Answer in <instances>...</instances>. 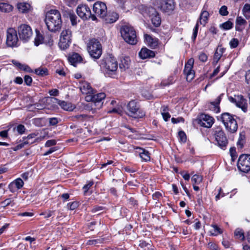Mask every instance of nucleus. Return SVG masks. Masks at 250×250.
<instances>
[{
	"label": "nucleus",
	"instance_id": "nucleus-60",
	"mask_svg": "<svg viewBox=\"0 0 250 250\" xmlns=\"http://www.w3.org/2000/svg\"><path fill=\"white\" fill-rule=\"evenodd\" d=\"M208 248L210 250H218L217 245L216 244H215L214 243H212V242H209L208 244Z\"/></svg>",
	"mask_w": 250,
	"mask_h": 250
},
{
	"label": "nucleus",
	"instance_id": "nucleus-5",
	"mask_svg": "<svg viewBox=\"0 0 250 250\" xmlns=\"http://www.w3.org/2000/svg\"><path fill=\"white\" fill-rule=\"evenodd\" d=\"M127 114L134 118H141L145 116V112L140 108L139 104L135 100L130 101L126 106Z\"/></svg>",
	"mask_w": 250,
	"mask_h": 250
},
{
	"label": "nucleus",
	"instance_id": "nucleus-38",
	"mask_svg": "<svg viewBox=\"0 0 250 250\" xmlns=\"http://www.w3.org/2000/svg\"><path fill=\"white\" fill-rule=\"evenodd\" d=\"M191 181L194 184H198L202 182V177L197 174L194 175L191 178Z\"/></svg>",
	"mask_w": 250,
	"mask_h": 250
},
{
	"label": "nucleus",
	"instance_id": "nucleus-4",
	"mask_svg": "<svg viewBox=\"0 0 250 250\" xmlns=\"http://www.w3.org/2000/svg\"><path fill=\"white\" fill-rule=\"evenodd\" d=\"M221 120L228 132L233 133L237 131L238 125L233 115L229 113H224L221 115Z\"/></svg>",
	"mask_w": 250,
	"mask_h": 250
},
{
	"label": "nucleus",
	"instance_id": "nucleus-15",
	"mask_svg": "<svg viewBox=\"0 0 250 250\" xmlns=\"http://www.w3.org/2000/svg\"><path fill=\"white\" fill-rule=\"evenodd\" d=\"M214 135L218 146L222 149H225L228 144V140L224 131L218 128L215 130Z\"/></svg>",
	"mask_w": 250,
	"mask_h": 250
},
{
	"label": "nucleus",
	"instance_id": "nucleus-22",
	"mask_svg": "<svg viewBox=\"0 0 250 250\" xmlns=\"http://www.w3.org/2000/svg\"><path fill=\"white\" fill-rule=\"evenodd\" d=\"M136 153L138 154L140 157L145 162L150 161V157L148 151L139 147L136 148Z\"/></svg>",
	"mask_w": 250,
	"mask_h": 250
},
{
	"label": "nucleus",
	"instance_id": "nucleus-11",
	"mask_svg": "<svg viewBox=\"0 0 250 250\" xmlns=\"http://www.w3.org/2000/svg\"><path fill=\"white\" fill-rule=\"evenodd\" d=\"M237 167L238 169L243 172L249 171L250 170V155H240L238 160Z\"/></svg>",
	"mask_w": 250,
	"mask_h": 250
},
{
	"label": "nucleus",
	"instance_id": "nucleus-6",
	"mask_svg": "<svg viewBox=\"0 0 250 250\" xmlns=\"http://www.w3.org/2000/svg\"><path fill=\"white\" fill-rule=\"evenodd\" d=\"M88 52L91 57L98 59L102 54V47L100 42L95 39L90 40L87 45Z\"/></svg>",
	"mask_w": 250,
	"mask_h": 250
},
{
	"label": "nucleus",
	"instance_id": "nucleus-47",
	"mask_svg": "<svg viewBox=\"0 0 250 250\" xmlns=\"http://www.w3.org/2000/svg\"><path fill=\"white\" fill-rule=\"evenodd\" d=\"M239 43V41L237 39L233 38L229 42V45L231 48L236 47Z\"/></svg>",
	"mask_w": 250,
	"mask_h": 250
},
{
	"label": "nucleus",
	"instance_id": "nucleus-12",
	"mask_svg": "<svg viewBox=\"0 0 250 250\" xmlns=\"http://www.w3.org/2000/svg\"><path fill=\"white\" fill-rule=\"evenodd\" d=\"M19 39L17 31L13 28H9L6 31V44L9 47H15L18 45Z\"/></svg>",
	"mask_w": 250,
	"mask_h": 250
},
{
	"label": "nucleus",
	"instance_id": "nucleus-33",
	"mask_svg": "<svg viewBox=\"0 0 250 250\" xmlns=\"http://www.w3.org/2000/svg\"><path fill=\"white\" fill-rule=\"evenodd\" d=\"M34 72L36 74L40 76H44L48 74V71L46 68L40 67L35 69Z\"/></svg>",
	"mask_w": 250,
	"mask_h": 250
},
{
	"label": "nucleus",
	"instance_id": "nucleus-57",
	"mask_svg": "<svg viewBox=\"0 0 250 250\" xmlns=\"http://www.w3.org/2000/svg\"><path fill=\"white\" fill-rule=\"evenodd\" d=\"M178 135L180 140L182 142H186V135L185 132L183 131H180L178 133Z\"/></svg>",
	"mask_w": 250,
	"mask_h": 250
},
{
	"label": "nucleus",
	"instance_id": "nucleus-8",
	"mask_svg": "<svg viewBox=\"0 0 250 250\" xmlns=\"http://www.w3.org/2000/svg\"><path fill=\"white\" fill-rule=\"evenodd\" d=\"M72 32L69 29H63L60 35L59 45L63 50L67 48L71 42Z\"/></svg>",
	"mask_w": 250,
	"mask_h": 250
},
{
	"label": "nucleus",
	"instance_id": "nucleus-46",
	"mask_svg": "<svg viewBox=\"0 0 250 250\" xmlns=\"http://www.w3.org/2000/svg\"><path fill=\"white\" fill-rule=\"evenodd\" d=\"M246 23V21L244 20L242 17H237L236 20V25H242Z\"/></svg>",
	"mask_w": 250,
	"mask_h": 250
},
{
	"label": "nucleus",
	"instance_id": "nucleus-40",
	"mask_svg": "<svg viewBox=\"0 0 250 250\" xmlns=\"http://www.w3.org/2000/svg\"><path fill=\"white\" fill-rule=\"evenodd\" d=\"M13 182L14 183V184H15L16 186L19 189L23 187L24 184L22 180L20 178H17Z\"/></svg>",
	"mask_w": 250,
	"mask_h": 250
},
{
	"label": "nucleus",
	"instance_id": "nucleus-59",
	"mask_svg": "<svg viewBox=\"0 0 250 250\" xmlns=\"http://www.w3.org/2000/svg\"><path fill=\"white\" fill-rule=\"evenodd\" d=\"M230 154L231 156L232 159L234 160L236 157L235 148L230 147L229 149Z\"/></svg>",
	"mask_w": 250,
	"mask_h": 250
},
{
	"label": "nucleus",
	"instance_id": "nucleus-54",
	"mask_svg": "<svg viewBox=\"0 0 250 250\" xmlns=\"http://www.w3.org/2000/svg\"><path fill=\"white\" fill-rule=\"evenodd\" d=\"M48 120L49 124L50 125H55L58 123V119L57 118H50Z\"/></svg>",
	"mask_w": 250,
	"mask_h": 250
},
{
	"label": "nucleus",
	"instance_id": "nucleus-36",
	"mask_svg": "<svg viewBox=\"0 0 250 250\" xmlns=\"http://www.w3.org/2000/svg\"><path fill=\"white\" fill-rule=\"evenodd\" d=\"M220 27L224 30H229L232 28L233 23L229 21H228L221 24Z\"/></svg>",
	"mask_w": 250,
	"mask_h": 250
},
{
	"label": "nucleus",
	"instance_id": "nucleus-63",
	"mask_svg": "<svg viewBox=\"0 0 250 250\" xmlns=\"http://www.w3.org/2000/svg\"><path fill=\"white\" fill-rule=\"evenodd\" d=\"M162 197V194L159 192H156L152 195V198L154 200H158Z\"/></svg>",
	"mask_w": 250,
	"mask_h": 250
},
{
	"label": "nucleus",
	"instance_id": "nucleus-62",
	"mask_svg": "<svg viewBox=\"0 0 250 250\" xmlns=\"http://www.w3.org/2000/svg\"><path fill=\"white\" fill-rule=\"evenodd\" d=\"M23 66H21V70H22L25 72H32V69L30 68V67L25 64H23Z\"/></svg>",
	"mask_w": 250,
	"mask_h": 250
},
{
	"label": "nucleus",
	"instance_id": "nucleus-53",
	"mask_svg": "<svg viewBox=\"0 0 250 250\" xmlns=\"http://www.w3.org/2000/svg\"><path fill=\"white\" fill-rule=\"evenodd\" d=\"M199 59L202 62H205L207 61L208 57L207 55L203 52H201L199 55Z\"/></svg>",
	"mask_w": 250,
	"mask_h": 250
},
{
	"label": "nucleus",
	"instance_id": "nucleus-37",
	"mask_svg": "<svg viewBox=\"0 0 250 250\" xmlns=\"http://www.w3.org/2000/svg\"><path fill=\"white\" fill-rule=\"evenodd\" d=\"M243 12L244 16L247 18H250V4H245L243 8Z\"/></svg>",
	"mask_w": 250,
	"mask_h": 250
},
{
	"label": "nucleus",
	"instance_id": "nucleus-10",
	"mask_svg": "<svg viewBox=\"0 0 250 250\" xmlns=\"http://www.w3.org/2000/svg\"><path fill=\"white\" fill-rule=\"evenodd\" d=\"M208 12L207 10L203 9L200 14L199 19L193 29V34L191 38L193 42L195 40L197 36L199 23H200V24L203 25L204 26H205L206 24L208 22Z\"/></svg>",
	"mask_w": 250,
	"mask_h": 250
},
{
	"label": "nucleus",
	"instance_id": "nucleus-19",
	"mask_svg": "<svg viewBox=\"0 0 250 250\" xmlns=\"http://www.w3.org/2000/svg\"><path fill=\"white\" fill-rule=\"evenodd\" d=\"M213 118L208 115H202L200 120L199 124L202 126L209 128L213 124Z\"/></svg>",
	"mask_w": 250,
	"mask_h": 250
},
{
	"label": "nucleus",
	"instance_id": "nucleus-64",
	"mask_svg": "<svg viewBox=\"0 0 250 250\" xmlns=\"http://www.w3.org/2000/svg\"><path fill=\"white\" fill-rule=\"evenodd\" d=\"M163 119L165 121H167L170 118L171 116L169 114V113H163V114H161Z\"/></svg>",
	"mask_w": 250,
	"mask_h": 250
},
{
	"label": "nucleus",
	"instance_id": "nucleus-26",
	"mask_svg": "<svg viewBox=\"0 0 250 250\" xmlns=\"http://www.w3.org/2000/svg\"><path fill=\"white\" fill-rule=\"evenodd\" d=\"M79 88L82 93L84 94H90L92 92V88L90 84L86 82H80Z\"/></svg>",
	"mask_w": 250,
	"mask_h": 250
},
{
	"label": "nucleus",
	"instance_id": "nucleus-34",
	"mask_svg": "<svg viewBox=\"0 0 250 250\" xmlns=\"http://www.w3.org/2000/svg\"><path fill=\"white\" fill-rule=\"evenodd\" d=\"M211 227L212 229L209 230L211 235L216 236L223 232L222 229L216 225H212Z\"/></svg>",
	"mask_w": 250,
	"mask_h": 250
},
{
	"label": "nucleus",
	"instance_id": "nucleus-17",
	"mask_svg": "<svg viewBox=\"0 0 250 250\" xmlns=\"http://www.w3.org/2000/svg\"><path fill=\"white\" fill-rule=\"evenodd\" d=\"M194 62V59L190 58L185 65L184 73L186 76L187 80L188 82L192 81L194 77L195 73L192 69Z\"/></svg>",
	"mask_w": 250,
	"mask_h": 250
},
{
	"label": "nucleus",
	"instance_id": "nucleus-30",
	"mask_svg": "<svg viewBox=\"0 0 250 250\" xmlns=\"http://www.w3.org/2000/svg\"><path fill=\"white\" fill-rule=\"evenodd\" d=\"M13 10V6L5 2H0V11L2 12L8 13L12 11Z\"/></svg>",
	"mask_w": 250,
	"mask_h": 250
},
{
	"label": "nucleus",
	"instance_id": "nucleus-2",
	"mask_svg": "<svg viewBox=\"0 0 250 250\" xmlns=\"http://www.w3.org/2000/svg\"><path fill=\"white\" fill-rule=\"evenodd\" d=\"M101 66L105 73L110 77V75L115 74L117 70L118 62L115 58L109 55L102 60Z\"/></svg>",
	"mask_w": 250,
	"mask_h": 250
},
{
	"label": "nucleus",
	"instance_id": "nucleus-45",
	"mask_svg": "<svg viewBox=\"0 0 250 250\" xmlns=\"http://www.w3.org/2000/svg\"><path fill=\"white\" fill-rule=\"evenodd\" d=\"M219 14L223 16H227L228 15L229 12L228 11L227 7L225 5L222 6L219 10Z\"/></svg>",
	"mask_w": 250,
	"mask_h": 250
},
{
	"label": "nucleus",
	"instance_id": "nucleus-44",
	"mask_svg": "<svg viewBox=\"0 0 250 250\" xmlns=\"http://www.w3.org/2000/svg\"><path fill=\"white\" fill-rule=\"evenodd\" d=\"M93 184L94 182L93 181H89L87 184L83 186V189L84 190V195L86 194V193L88 192L89 189L93 185Z\"/></svg>",
	"mask_w": 250,
	"mask_h": 250
},
{
	"label": "nucleus",
	"instance_id": "nucleus-58",
	"mask_svg": "<svg viewBox=\"0 0 250 250\" xmlns=\"http://www.w3.org/2000/svg\"><path fill=\"white\" fill-rule=\"evenodd\" d=\"M17 131L21 134H23L25 130L24 126L22 125H19L17 126Z\"/></svg>",
	"mask_w": 250,
	"mask_h": 250
},
{
	"label": "nucleus",
	"instance_id": "nucleus-31",
	"mask_svg": "<svg viewBox=\"0 0 250 250\" xmlns=\"http://www.w3.org/2000/svg\"><path fill=\"white\" fill-rule=\"evenodd\" d=\"M89 118V117L86 114H80L75 116H72L70 117L72 121L83 122Z\"/></svg>",
	"mask_w": 250,
	"mask_h": 250
},
{
	"label": "nucleus",
	"instance_id": "nucleus-43",
	"mask_svg": "<svg viewBox=\"0 0 250 250\" xmlns=\"http://www.w3.org/2000/svg\"><path fill=\"white\" fill-rule=\"evenodd\" d=\"M244 138V136H242L240 134V137L237 142V146L240 148H242L243 147L244 144L245 142Z\"/></svg>",
	"mask_w": 250,
	"mask_h": 250
},
{
	"label": "nucleus",
	"instance_id": "nucleus-25",
	"mask_svg": "<svg viewBox=\"0 0 250 250\" xmlns=\"http://www.w3.org/2000/svg\"><path fill=\"white\" fill-rule=\"evenodd\" d=\"M223 94H220L213 102L210 103V109L214 111L215 113L220 112L219 104L222 100Z\"/></svg>",
	"mask_w": 250,
	"mask_h": 250
},
{
	"label": "nucleus",
	"instance_id": "nucleus-39",
	"mask_svg": "<svg viewBox=\"0 0 250 250\" xmlns=\"http://www.w3.org/2000/svg\"><path fill=\"white\" fill-rule=\"evenodd\" d=\"M43 39L42 36L38 33L35 39L34 42L35 45L38 46L40 44L42 43L43 42Z\"/></svg>",
	"mask_w": 250,
	"mask_h": 250
},
{
	"label": "nucleus",
	"instance_id": "nucleus-13",
	"mask_svg": "<svg viewBox=\"0 0 250 250\" xmlns=\"http://www.w3.org/2000/svg\"><path fill=\"white\" fill-rule=\"evenodd\" d=\"M18 32L21 39L24 41L30 39L33 34L31 28L27 24H21L19 26Z\"/></svg>",
	"mask_w": 250,
	"mask_h": 250
},
{
	"label": "nucleus",
	"instance_id": "nucleus-42",
	"mask_svg": "<svg viewBox=\"0 0 250 250\" xmlns=\"http://www.w3.org/2000/svg\"><path fill=\"white\" fill-rule=\"evenodd\" d=\"M103 239L89 240L87 242L86 244L89 245H96L97 244L103 243Z\"/></svg>",
	"mask_w": 250,
	"mask_h": 250
},
{
	"label": "nucleus",
	"instance_id": "nucleus-7",
	"mask_svg": "<svg viewBox=\"0 0 250 250\" xmlns=\"http://www.w3.org/2000/svg\"><path fill=\"white\" fill-rule=\"evenodd\" d=\"M76 12L78 15L83 20L91 19L92 21H96V16L92 14L90 8L85 4H80L78 5Z\"/></svg>",
	"mask_w": 250,
	"mask_h": 250
},
{
	"label": "nucleus",
	"instance_id": "nucleus-52",
	"mask_svg": "<svg viewBox=\"0 0 250 250\" xmlns=\"http://www.w3.org/2000/svg\"><path fill=\"white\" fill-rule=\"evenodd\" d=\"M184 121H185L184 119L181 117H178L177 118H171V122L173 124H177L180 122L184 123Z\"/></svg>",
	"mask_w": 250,
	"mask_h": 250
},
{
	"label": "nucleus",
	"instance_id": "nucleus-28",
	"mask_svg": "<svg viewBox=\"0 0 250 250\" xmlns=\"http://www.w3.org/2000/svg\"><path fill=\"white\" fill-rule=\"evenodd\" d=\"M151 20L152 23L156 27H158L161 22V18L156 12L151 15Z\"/></svg>",
	"mask_w": 250,
	"mask_h": 250
},
{
	"label": "nucleus",
	"instance_id": "nucleus-32",
	"mask_svg": "<svg viewBox=\"0 0 250 250\" xmlns=\"http://www.w3.org/2000/svg\"><path fill=\"white\" fill-rule=\"evenodd\" d=\"M223 48H217L216 52L214 55L213 57V62H215L217 63L220 58H221L222 54L223 53Z\"/></svg>",
	"mask_w": 250,
	"mask_h": 250
},
{
	"label": "nucleus",
	"instance_id": "nucleus-18",
	"mask_svg": "<svg viewBox=\"0 0 250 250\" xmlns=\"http://www.w3.org/2000/svg\"><path fill=\"white\" fill-rule=\"evenodd\" d=\"M230 101L235 103L237 106L241 108L244 112L247 111L248 107L247 100L242 95H238L235 98H231Z\"/></svg>",
	"mask_w": 250,
	"mask_h": 250
},
{
	"label": "nucleus",
	"instance_id": "nucleus-55",
	"mask_svg": "<svg viewBox=\"0 0 250 250\" xmlns=\"http://www.w3.org/2000/svg\"><path fill=\"white\" fill-rule=\"evenodd\" d=\"M56 144V141L55 140H49L46 141L45 144V147H50Z\"/></svg>",
	"mask_w": 250,
	"mask_h": 250
},
{
	"label": "nucleus",
	"instance_id": "nucleus-3",
	"mask_svg": "<svg viewBox=\"0 0 250 250\" xmlns=\"http://www.w3.org/2000/svg\"><path fill=\"white\" fill-rule=\"evenodd\" d=\"M122 37L125 42L129 44L134 45L137 42L136 31L130 25H125L121 29Z\"/></svg>",
	"mask_w": 250,
	"mask_h": 250
},
{
	"label": "nucleus",
	"instance_id": "nucleus-35",
	"mask_svg": "<svg viewBox=\"0 0 250 250\" xmlns=\"http://www.w3.org/2000/svg\"><path fill=\"white\" fill-rule=\"evenodd\" d=\"M235 235L242 241L245 240V237L244 236V231L240 229H237L234 231Z\"/></svg>",
	"mask_w": 250,
	"mask_h": 250
},
{
	"label": "nucleus",
	"instance_id": "nucleus-49",
	"mask_svg": "<svg viewBox=\"0 0 250 250\" xmlns=\"http://www.w3.org/2000/svg\"><path fill=\"white\" fill-rule=\"evenodd\" d=\"M69 18L72 25H75L77 24V16L74 14H69Z\"/></svg>",
	"mask_w": 250,
	"mask_h": 250
},
{
	"label": "nucleus",
	"instance_id": "nucleus-9",
	"mask_svg": "<svg viewBox=\"0 0 250 250\" xmlns=\"http://www.w3.org/2000/svg\"><path fill=\"white\" fill-rule=\"evenodd\" d=\"M156 3L160 10L168 14L171 13L175 8L174 0H158Z\"/></svg>",
	"mask_w": 250,
	"mask_h": 250
},
{
	"label": "nucleus",
	"instance_id": "nucleus-16",
	"mask_svg": "<svg viewBox=\"0 0 250 250\" xmlns=\"http://www.w3.org/2000/svg\"><path fill=\"white\" fill-rule=\"evenodd\" d=\"M93 10L96 17L97 16L102 18L105 17L107 13V7L104 2L97 1L94 3Z\"/></svg>",
	"mask_w": 250,
	"mask_h": 250
},
{
	"label": "nucleus",
	"instance_id": "nucleus-51",
	"mask_svg": "<svg viewBox=\"0 0 250 250\" xmlns=\"http://www.w3.org/2000/svg\"><path fill=\"white\" fill-rule=\"evenodd\" d=\"M8 188L10 191L13 193L15 192L18 189L13 182L10 183L8 186Z\"/></svg>",
	"mask_w": 250,
	"mask_h": 250
},
{
	"label": "nucleus",
	"instance_id": "nucleus-21",
	"mask_svg": "<svg viewBox=\"0 0 250 250\" xmlns=\"http://www.w3.org/2000/svg\"><path fill=\"white\" fill-rule=\"evenodd\" d=\"M155 54L154 51L150 50L146 47L142 48L139 53L140 58L143 60L153 58Z\"/></svg>",
	"mask_w": 250,
	"mask_h": 250
},
{
	"label": "nucleus",
	"instance_id": "nucleus-29",
	"mask_svg": "<svg viewBox=\"0 0 250 250\" xmlns=\"http://www.w3.org/2000/svg\"><path fill=\"white\" fill-rule=\"evenodd\" d=\"M17 7L20 12L26 13L29 10L31 6L28 3L21 2L18 4Z\"/></svg>",
	"mask_w": 250,
	"mask_h": 250
},
{
	"label": "nucleus",
	"instance_id": "nucleus-61",
	"mask_svg": "<svg viewBox=\"0 0 250 250\" xmlns=\"http://www.w3.org/2000/svg\"><path fill=\"white\" fill-rule=\"evenodd\" d=\"M34 143V141H24L23 142L20 144L19 145H18V146H19V148H20V149H21V148L24 147V146L25 145L32 144Z\"/></svg>",
	"mask_w": 250,
	"mask_h": 250
},
{
	"label": "nucleus",
	"instance_id": "nucleus-20",
	"mask_svg": "<svg viewBox=\"0 0 250 250\" xmlns=\"http://www.w3.org/2000/svg\"><path fill=\"white\" fill-rule=\"evenodd\" d=\"M144 38L146 43L151 48H155L158 45V40L156 38H153L150 35L145 34Z\"/></svg>",
	"mask_w": 250,
	"mask_h": 250
},
{
	"label": "nucleus",
	"instance_id": "nucleus-14",
	"mask_svg": "<svg viewBox=\"0 0 250 250\" xmlns=\"http://www.w3.org/2000/svg\"><path fill=\"white\" fill-rule=\"evenodd\" d=\"M105 97V93H100L91 97L87 96L86 98L87 101L89 100L91 101V106L100 108L103 106V102L102 101L104 100Z\"/></svg>",
	"mask_w": 250,
	"mask_h": 250
},
{
	"label": "nucleus",
	"instance_id": "nucleus-48",
	"mask_svg": "<svg viewBox=\"0 0 250 250\" xmlns=\"http://www.w3.org/2000/svg\"><path fill=\"white\" fill-rule=\"evenodd\" d=\"M54 213L53 210H47L40 214L41 215H44L45 218H48L53 215Z\"/></svg>",
	"mask_w": 250,
	"mask_h": 250
},
{
	"label": "nucleus",
	"instance_id": "nucleus-24",
	"mask_svg": "<svg viewBox=\"0 0 250 250\" xmlns=\"http://www.w3.org/2000/svg\"><path fill=\"white\" fill-rule=\"evenodd\" d=\"M118 18L119 17L117 13L112 12L107 13L105 17H104L102 19L107 23H112L115 22L118 20Z\"/></svg>",
	"mask_w": 250,
	"mask_h": 250
},
{
	"label": "nucleus",
	"instance_id": "nucleus-41",
	"mask_svg": "<svg viewBox=\"0 0 250 250\" xmlns=\"http://www.w3.org/2000/svg\"><path fill=\"white\" fill-rule=\"evenodd\" d=\"M79 206L78 202L74 201L67 204V208L70 210H74Z\"/></svg>",
	"mask_w": 250,
	"mask_h": 250
},
{
	"label": "nucleus",
	"instance_id": "nucleus-27",
	"mask_svg": "<svg viewBox=\"0 0 250 250\" xmlns=\"http://www.w3.org/2000/svg\"><path fill=\"white\" fill-rule=\"evenodd\" d=\"M82 60V57L77 53H73L68 58L69 62L74 66H75L77 63L81 62Z\"/></svg>",
	"mask_w": 250,
	"mask_h": 250
},
{
	"label": "nucleus",
	"instance_id": "nucleus-56",
	"mask_svg": "<svg viewBox=\"0 0 250 250\" xmlns=\"http://www.w3.org/2000/svg\"><path fill=\"white\" fill-rule=\"evenodd\" d=\"M245 77L246 83L250 85V69L246 72Z\"/></svg>",
	"mask_w": 250,
	"mask_h": 250
},
{
	"label": "nucleus",
	"instance_id": "nucleus-50",
	"mask_svg": "<svg viewBox=\"0 0 250 250\" xmlns=\"http://www.w3.org/2000/svg\"><path fill=\"white\" fill-rule=\"evenodd\" d=\"M24 83L27 85H31L32 82V79L31 77L29 75H25L24 77Z\"/></svg>",
	"mask_w": 250,
	"mask_h": 250
},
{
	"label": "nucleus",
	"instance_id": "nucleus-23",
	"mask_svg": "<svg viewBox=\"0 0 250 250\" xmlns=\"http://www.w3.org/2000/svg\"><path fill=\"white\" fill-rule=\"evenodd\" d=\"M54 100L55 101L54 103L58 104L63 109L65 110L71 111L75 108V106L70 103H67L64 101H60L56 98H54Z\"/></svg>",
	"mask_w": 250,
	"mask_h": 250
},
{
	"label": "nucleus",
	"instance_id": "nucleus-1",
	"mask_svg": "<svg viewBox=\"0 0 250 250\" xmlns=\"http://www.w3.org/2000/svg\"><path fill=\"white\" fill-rule=\"evenodd\" d=\"M47 29L52 32L60 30L62 21L60 12L57 10L52 9L46 13L44 20Z\"/></svg>",
	"mask_w": 250,
	"mask_h": 250
}]
</instances>
